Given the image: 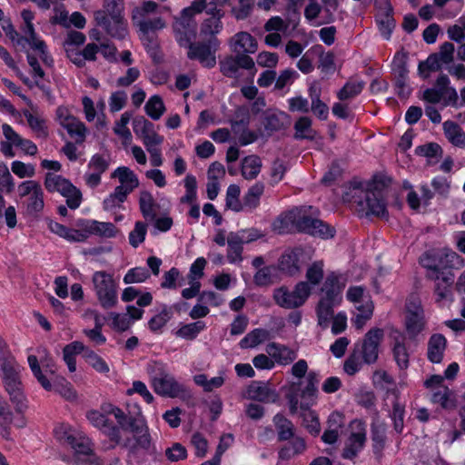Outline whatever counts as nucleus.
I'll list each match as a JSON object with an SVG mask.
<instances>
[{"mask_svg": "<svg viewBox=\"0 0 465 465\" xmlns=\"http://www.w3.org/2000/svg\"><path fill=\"white\" fill-rule=\"evenodd\" d=\"M111 157L109 154L103 155V154H94L88 163V167L90 169L94 170V172L99 173H104L110 165Z\"/></svg>", "mask_w": 465, "mask_h": 465, "instance_id": "62", "label": "nucleus"}, {"mask_svg": "<svg viewBox=\"0 0 465 465\" xmlns=\"http://www.w3.org/2000/svg\"><path fill=\"white\" fill-rule=\"evenodd\" d=\"M231 49L236 54H254L257 51L258 44L256 39L247 32H239L230 40Z\"/></svg>", "mask_w": 465, "mask_h": 465, "instance_id": "22", "label": "nucleus"}, {"mask_svg": "<svg viewBox=\"0 0 465 465\" xmlns=\"http://www.w3.org/2000/svg\"><path fill=\"white\" fill-rule=\"evenodd\" d=\"M150 277L149 271L144 267L130 269L124 277L125 284L139 283L145 282Z\"/></svg>", "mask_w": 465, "mask_h": 465, "instance_id": "58", "label": "nucleus"}, {"mask_svg": "<svg viewBox=\"0 0 465 465\" xmlns=\"http://www.w3.org/2000/svg\"><path fill=\"white\" fill-rule=\"evenodd\" d=\"M185 194L181 198L182 203H193L196 200L197 181L195 176L187 174L184 179Z\"/></svg>", "mask_w": 465, "mask_h": 465, "instance_id": "59", "label": "nucleus"}, {"mask_svg": "<svg viewBox=\"0 0 465 465\" xmlns=\"http://www.w3.org/2000/svg\"><path fill=\"white\" fill-rule=\"evenodd\" d=\"M339 304H332L331 301L320 299L317 307L316 313L318 318V324L326 329L329 326L330 321L333 317V308Z\"/></svg>", "mask_w": 465, "mask_h": 465, "instance_id": "38", "label": "nucleus"}, {"mask_svg": "<svg viewBox=\"0 0 465 465\" xmlns=\"http://www.w3.org/2000/svg\"><path fill=\"white\" fill-rule=\"evenodd\" d=\"M365 86V82L361 81H348L343 87L338 92L337 97L341 101L352 99L359 95Z\"/></svg>", "mask_w": 465, "mask_h": 465, "instance_id": "43", "label": "nucleus"}, {"mask_svg": "<svg viewBox=\"0 0 465 465\" xmlns=\"http://www.w3.org/2000/svg\"><path fill=\"white\" fill-rule=\"evenodd\" d=\"M263 192L264 184L262 182H257L252 186H251L243 196V208H248L251 211L256 209L260 204V198Z\"/></svg>", "mask_w": 465, "mask_h": 465, "instance_id": "39", "label": "nucleus"}, {"mask_svg": "<svg viewBox=\"0 0 465 465\" xmlns=\"http://www.w3.org/2000/svg\"><path fill=\"white\" fill-rule=\"evenodd\" d=\"M304 251L301 247L287 249L278 260V269L288 276H295L301 272Z\"/></svg>", "mask_w": 465, "mask_h": 465, "instance_id": "15", "label": "nucleus"}, {"mask_svg": "<svg viewBox=\"0 0 465 465\" xmlns=\"http://www.w3.org/2000/svg\"><path fill=\"white\" fill-rule=\"evenodd\" d=\"M303 411H305L302 414L303 426L312 436H318L321 431V424L316 412L312 411L311 407L308 410Z\"/></svg>", "mask_w": 465, "mask_h": 465, "instance_id": "50", "label": "nucleus"}, {"mask_svg": "<svg viewBox=\"0 0 465 465\" xmlns=\"http://www.w3.org/2000/svg\"><path fill=\"white\" fill-rule=\"evenodd\" d=\"M273 423L277 431V439L279 441L290 440L295 434V427L293 423L284 415L277 413L273 417Z\"/></svg>", "mask_w": 465, "mask_h": 465, "instance_id": "28", "label": "nucleus"}, {"mask_svg": "<svg viewBox=\"0 0 465 465\" xmlns=\"http://www.w3.org/2000/svg\"><path fill=\"white\" fill-rule=\"evenodd\" d=\"M262 161L257 155L246 156L242 163V175L247 180H252L261 172Z\"/></svg>", "mask_w": 465, "mask_h": 465, "instance_id": "42", "label": "nucleus"}, {"mask_svg": "<svg viewBox=\"0 0 465 465\" xmlns=\"http://www.w3.org/2000/svg\"><path fill=\"white\" fill-rule=\"evenodd\" d=\"M44 193L40 189L35 193L31 194L26 203V213L30 216L36 217L40 212L44 209Z\"/></svg>", "mask_w": 465, "mask_h": 465, "instance_id": "49", "label": "nucleus"}, {"mask_svg": "<svg viewBox=\"0 0 465 465\" xmlns=\"http://www.w3.org/2000/svg\"><path fill=\"white\" fill-rule=\"evenodd\" d=\"M361 358L359 351L353 349L343 364V370L348 375L352 376L360 371L362 364Z\"/></svg>", "mask_w": 465, "mask_h": 465, "instance_id": "64", "label": "nucleus"}, {"mask_svg": "<svg viewBox=\"0 0 465 465\" xmlns=\"http://www.w3.org/2000/svg\"><path fill=\"white\" fill-rule=\"evenodd\" d=\"M430 270L436 272L434 277H431L435 282V294L437 295V302L448 299L451 295V286L454 283V274L450 272H440L438 266H430Z\"/></svg>", "mask_w": 465, "mask_h": 465, "instance_id": "20", "label": "nucleus"}, {"mask_svg": "<svg viewBox=\"0 0 465 465\" xmlns=\"http://www.w3.org/2000/svg\"><path fill=\"white\" fill-rule=\"evenodd\" d=\"M147 232V224L143 222L138 221L134 224V230L129 233V243L134 248H137L142 242H144Z\"/></svg>", "mask_w": 465, "mask_h": 465, "instance_id": "57", "label": "nucleus"}, {"mask_svg": "<svg viewBox=\"0 0 465 465\" xmlns=\"http://www.w3.org/2000/svg\"><path fill=\"white\" fill-rule=\"evenodd\" d=\"M454 45L450 42H444L439 52L430 54L425 61L418 64V74L423 79H428L430 72H437L441 69L442 64H449L454 60Z\"/></svg>", "mask_w": 465, "mask_h": 465, "instance_id": "6", "label": "nucleus"}, {"mask_svg": "<svg viewBox=\"0 0 465 465\" xmlns=\"http://www.w3.org/2000/svg\"><path fill=\"white\" fill-rule=\"evenodd\" d=\"M308 284L317 285L323 279V262H314L306 272Z\"/></svg>", "mask_w": 465, "mask_h": 465, "instance_id": "60", "label": "nucleus"}, {"mask_svg": "<svg viewBox=\"0 0 465 465\" xmlns=\"http://www.w3.org/2000/svg\"><path fill=\"white\" fill-rule=\"evenodd\" d=\"M376 21L381 35L387 40L390 39L396 25L393 14H377Z\"/></svg>", "mask_w": 465, "mask_h": 465, "instance_id": "51", "label": "nucleus"}, {"mask_svg": "<svg viewBox=\"0 0 465 465\" xmlns=\"http://www.w3.org/2000/svg\"><path fill=\"white\" fill-rule=\"evenodd\" d=\"M174 29L180 35L178 38L180 45H183V43H189L191 38L195 35L196 22L191 9L184 8L182 11L181 17L175 22Z\"/></svg>", "mask_w": 465, "mask_h": 465, "instance_id": "18", "label": "nucleus"}, {"mask_svg": "<svg viewBox=\"0 0 465 465\" xmlns=\"http://www.w3.org/2000/svg\"><path fill=\"white\" fill-rule=\"evenodd\" d=\"M291 440L290 444L283 446L279 450L278 455L281 460H290L306 450V442L303 438L293 436Z\"/></svg>", "mask_w": 465, "mask_h": 465, "instance_id": "34", "label": "nucleus"}, {"mask_svg": "<svg viewBox=\"0 0 465 465\" xmlns=\"http://www.w3.org/2000/svg\"><path fill=\"white\" fill-rule=\"evenodd\" d=\"M408 58L407 52L400 51L394 55L391 64L395 93L402 99H407L411 94V88L407 83L409 74Z\"/></svg>", "mask_w": 465, "mask_h": 465, "instance_id": "9", "label": "nucleus"}, {"mask_svg": "<svg viewBox=\"0 0 465 465\" xmlns=\"http://www.w3.org/2000/svg\"><path fill=\"white\" fill-rule=\"evenodd\" d=\"M139 208L143 217L153 222L156 217L155 203L152 193L148 191H142L139 197Z\"/></svg>", "mask_w": 465, "mask_h": 465, "instance_id": "35", "label": "nucleus"}, {"mask_svg": "<svg viewBox=\"0 0 465 465\" xmlns=\"http://www.w3.org/2000/svg\"><path fill=\"white\" fill-rule=\"evenodd\" d=\"M358 205L361 211L365 212L367 216L388 217L384 196L379 195L375 192L364 191V200L359 201Z\"/></svg>", "mask_w": 465, "mask_h": 465, "instance_id": "17", "label": "nucleus"}, {"mask_svg": "<svg viewBox=\"0 0 465 465\" xmlns=\"http://www.w3.org/2000/svg\"><path fill=\"white\" fill-rule=\"evenodd\" d=\"M85 231L89 234H96L104 237H114L116 233V228L112 223H103L98 221H87Z\"/></svg>", "mask_w": 465, "mask_h": 465, "instance_id": "40", "label": "nucleus"}, {"mask_svg": "<svg viewBox=\"0 0 465 465\" xmlns=\"http://www.w3.org/2000/svg\"><path fill=\"white\" fill-rule=\"evenodd\" d=\"M84 359L86 362L91 365L96 371L101 373L109 372L110 369L105 361L100 357L97 353H95L93 350L86 348L84 346V351L83 353Z\"/></svg>", "mask_w": 465, "mask_h": 465, "instance_id": "47", "label": "nucleus"}, {"mask_svg": "<svg viewBox=\"0 0 465 465\" xmlns=\"http://www.w3.org/2000/svg\"><path fill=\"white\" fill-rule=\"evenodd\" d=\"M24 115L25 116L30 128L40 137L46 138L48 136L47 127L45 125V121L39 117L32 114L29 111H24Z\"/></svg>", "mask_w": 465, "mask_h": 465, "instance_id": "53", "label": "nucleus"}, {"mask_svg": "<svg viewBox=\"0 0 465 465\" xmlns=\"http://www.w3.org/2000/svg\"><path fill=\"white\" fill-rule=\"evenodd\" d=\"M443 130L446 137L453 145L465 147V133L458 124L446 121L443 124Z\"/></svg>", "mask_w": 465, "mask_h": 465, "instance_id": "33", "label": "nucleus"}, {"mask_svg": "<svg viewBox=\"0 0 465 465\" xmlns=\"http://www.w3.org/2000/svg\"><path fill=\"white\" fill-rule=\"evenodd\" d=\"M254 6V0H239V6L232 7L231 12L236 20H244L250 16Z\"/></svg>", "mask_w": 465, "mask_h": 465, "instance_id": "63", "label": "nucleus"}, {"mask_svg": "<svg viewBox=\"0 0 465 465\" xmlns=\"http://www.w3.org/2000/svg\"><path fill=\"white\" fill-rule=\"evenodd\" d=\"M84 343L78 341H73L64 347L63 358L68 367L69 371L74 372L76 371L75 355L84 353Z\"/></svg>", "mask_w": 465, "mask_h": 465, "instance_id": "32", "label": "nucleus"}, {"mask_svg": "<svg viewBox=\"0 0 465 465\" xmlns=\"http://www.w3.org/2000/svg\"><path fill=\"white\" fill-rule=\"evenodd\" d=\"M94 16L96 25L102 27L108 35L124 39L128 35L127 22L124 16H105L104 12H94Z\"/></svg>", "mask_w": 465, "mask_h": 465, "instance_id": "13", "label": "nucleus"}, {"mask_svg": "<svg viewBox=\"0 0 465 465\" xmlns=\"http://www.w3.org/2000/svg\"><path fill=\"white\" fill-rule=\"evenodd\" d=\"M144 110L153 120H159L165 112V106L161 96L155 94L150 97L144 105Z\"/></svg>", "mask_w": 465, "mask_h": 465, "instance_id": "46", "label": "nucleus"}, {"mask_svg": "<svg viewBox=\"0 0 465 465\" xmlns=\"http://www.w3.org/2000/svg\"><path fill=\"white\" fill-rule=\"evenodd\" d=\"M205 328L203 322L198 321L195 322L183 325L177 331L176 335L183 339L192 341Z\"/></svg>", "mask_w": 465, "mask_h": 465, "instance_id": "52", "label": "nucleus"}, {"mask_svg": "<svg viewBox=\"0 0 465 465\" xmlns=\"http://www.w3.org/2000/svg\"><path fill=\"white\" fill-rule=\"evenodd\" d=\"M296 230L299 232L307 233L314 237L322 239L332 238L335 234V229L325 223L323 221L312 218L310 215H301L292 221Z\"/></svg>", "mask_w": 465, "mask_h": 465, "instance_id": "12", "label": "nucleus"}, {"mask_svg": "<svg viewBox=\"0 0 465 465\" xmlns=\"http://www.w3.org/2000/svg\"><path fill=\"white\" fill-rule=\"evenodd\" d=\"M188 48L187 57L199 61L203 66L213 68L216 64L215 52L220 41L216 37H211L207 42L183 43Z\"/></svg>", "mask_w": 465, "mask_h": 465, "instance_id": "8", "label": "nucleus"}, {"mask_svg": "<svg viewBox=\"0 0 465 465\" xmlns=\"http://www.w3.org/2000/svg\"><path fill=\"white\" fill-rule=\"evenodd\" d=\"M74 185L69 180L61 175L47 173L45 179V186L50 193L58 192L61 194H66L68 190Z\"/></svg>", "mask_w": 465, "mask_h": 465, "instance_id": "30", "label": "nucleus"}, {"mask_svg": "<svg viewBox=\"0 0 465 465\" xmlns=\"http://www.w3.org/2000/svg\"><path fill=\"white\" fill-rule=\"evenodd\" d=\"M406 318L405 327L410 336H417L425 326L424 311L421 306L420 299L411 294L405 303Z\"/></svg>", "mask_w": 465, "mask_h": 465, "instance_id": "11", "label": "nucleus"}, {"mask_svg": "<svg viewBox=\"0 0 465 465\" xmlns=\"http://www.w3.org/2000/svg\"><path fill=\"white\" fill-rule=\"evenodd\" d=\"M294 130L296 140L307 139L312 141L317 135V132L312 128V120L307 116H302L295 122Z\"/></svg>", "mask_w": 465, "mask_h": 465, "instance_id": "36", "label": "nucleus"}, {"mask_svg": "<svg viewBox=\"0 0 465 465\" xmlns=\"http://www.w3.org/2000/svg\"><path fill=\"white\" fill-rule=\"evenodd\" d=\"M56 435L59 440L70 445L74 450L75 464H94L96 457L94 453L91 440L87 437L81 434L73 435L67 431L60 433L58 430H56Z\"/></svg>", "mask_w": 465, "mask_h": 465, "instance_id": "4", "label": "nucleus"}, {"mask_svg": "<svg viewBox=\"0 0 465 465\" xmlns=\"http://www.w3.org/2000/svg\"><path fill=\"white\" fill-rule=\"evenodd\" d=\"M391 178L384 175H374L372 180L367 183L366 192H375L379 195H383V190L391 184Z\"/></svg>", "mask_w": 465, "mask_h": 465, "instance_id": "61", "label": "nucleus"}, {"mask_svg": "<svg viewBox=\"0 0 465 465\" xmlns=\"http://www.w3.org/2000/svg\"><path fill=\"white\" fill-rule=\"evenodd\" d=\"M266 352L280 365H288L297 357L293 350L276 342L267 344Z\"/></svg>", "mask_w": 465, "mask_h": 465, "instance_id": "24", "label": "nucleus"}, {"mask_svg": "<svg viewBox=\"0 0 465 465\" xmlns=\"http://www.w3.org/2000/svg\"><path fill=\"white\" fill-rule=\"evenodd\" d=\"M240 187L237 184H231L226 192V207L233 210L234 212H241L243 210L242 203L239 201Z\"/></svg>", "mask_w": 465, "mask_h": 465, "instance_id": "55", "label": "nucleus"}, {"mask_svg": "<svg viewBox=\"0 0 465 465\" xmlns=\"http://www.w3.org/2000/svg\"><path fill=\"white\" fill-rule=\"evenodd\" d=\"M269 331L264 329H254L246 334L240 341L242 349L253 348L268 339Z\"/></svg>", "mask_w": 465, "mask_h": 465, "instance_id": "44", "label": "nucleus"}, {"mask_svg": "<svg viewBox=\"0 0 465 465\" xmlns=\"http://www.w3.org/2000/svg\"><path fill=\"white\" fill-rule=\"evenodd\" d=\"M14 422V413L0 404V434L5 440H10V425Z\"/></svg>", "mask_w": 465, "mask_h": 465, "instance_id": "54", "label": "nucleus"}, {"mask_svg": "<svg viewBox=\"0 0 465 465\" xmlns=\"http://www.w3.org/2000/svg\"><path fill=\"white\" fill-rule=\"evenodd\" d=\"M432 403L439 404L443 410L453 411L457 407L454 392L447 386H438L430 394Z\"/></svg>", "mask_w": 465, "mask_h": 465, "instance_id": "26", "label": "nucleus"}, {"mask_svg": "<svg viewBox=\"0 0 465 465\" xmlns=\"http://www.w3.org/2000/svg\"><path fill=\"white\" fill-rule=\"evenodd\" d=\"M344 285L340 283V277L335 272L327 275L321 289L322 300L331 301L332 304H340L342 300V289Z\"/></svg>", "mask_w": 465, "mask_h": 465, "instance_id": "21", "label": "nucleus"}, {"mask_svg": "<svg viewBox=\"0 0 465 465\" xmlns=\"http://www.w3.org/2000/svg\"><path fill=\"white\" fill-rule=\"evenodd\" d=\"M135 443L130 448L128 457L138 460L142 456V450L152 456H156L155 447L152 444V438L149 432L134 436Z\"/></svg>", "mask_w": 465, "mask_h": 465, "instance_id": "25", "label": "nucleus"}, {"mask_svg": "<svg viewBox=\"0 0 465 465\" xmlns=\"http://www.w3.org/2000/svg\"><path fill=\"white\" fill-rule=\"evenodd\" d=\"M111 178H118L124 186L131 187L133 190L139 186V180L136 174L128 167L121 166L111 173Z\"/></svg>", "mask_w": 465, "mask_h": 465, "instance_id": "41", "label": "nucleus"}, {"mask_svg": "<svg viewBox=\"0 0 465 465\" xmlns=\"http://www.w3.org/2000/svg\"><path fill=\"white\" fill-rule=\"evenodd\" d=\"M2 381L10 397V401L15 405L16 412H25L28 405L24 393V385L21 379L23 367L15 361H11L0 366Z\"/></svg>", "mask_w": 465, "mask_h": 465, "instance_id": "2", "label": "nucleus"}, {"mask_svg": "<svg viewBox=\"0 0 465 465\" xmlns=\"http://www.w3.org/2000/svg\"><path fill=\"white\" fill-rule=\"evenodd\" d=\"M228 252L227 259L230 262H241L242 260V244L244 243V237L241 236L239 232H230L227 238Z\"/></svg>", "mask_w": 465, "mask_h": 465, "instance_id": "29", "label": "nucleus"}, {"mask_svg": "<svg viewBox=\"0 0 465 465\" xmlns=\"http://www.w3.org/2000/svg\"><path fill=\"white\" fill-rule=\"evenodd\" d=\"M447 341L442 334L436 333L430 336L428 341V359L433 363H440L442 361L446 349Z\"/></svg>", "mask_w": 465, "mask_h": 465, "instance_id": "27", "label": "nucleus"}, {"mask_svg": "<svg viewBox=\"0 0 465 465\" xmlns=\"http://www.w3.org/2000/svg\"><path fill=\"white\" fill-rule=\"evenodd\" d=\"M384 331L381 328L369 330L361 343L354 345V350L359 351L362 362L368 365L374 364L379 358V347L383 340Z\"/></svg>", "mask_w": 465, "mask_h": 465, "instance_id": "10", "label": "nucleus"}, {"mask_svg": "<svg viewBox=\"0 0 465 465\" xmlns=\"http://www.w3.org/2000/svg\"><path fill=\"white\" fill-rule=\"evenodd\" d=\"M392 353L399 368L401 370H406L409 367V353L403 342V338L400 333L394 338Z\"/></svg>", "mask_w": 465, "mask_h": 465, "instance_id": "37", "label": "nucleus"}, {"mask_svg": "<svg viewBox=\"0 0 465 465\" xmlns=\"http://www.w3.org/2000/svg\"><path fill=\"white\" fill-rule=\"evenodd\" d=\"M92 281L101 306L104 309L114 307L117 303V292L113 276L99 271L94 273Z\"/></svg>", "mask_w": 465, "mask_h": 465, "instance_id": "5", "label": "nucleus"}, {"mask_svg": "<svg viewBox=\"0 0 465 465\" xmlns=\"http://www.w3.org/2000/svg\"><path fill=\"white\" fill-rule=\"evenodd\" d=\"M247 398L261 402H275L278 394L266 383L254 381L247 388Z\"/></svg>", "mask_w": 465, "mask_h": 465, "instance_id": "23", "label": "nucleus"}, {"mask_svg": "<svg viewBox=\"0 0 465 465\" xmlns=\"http://www.w3.org/2000/svg\"><path fill=\"white\" fill-rule=\"evenodd\" d=\"M351 424L356 425L357 431L351 433L348 439V443L342 451V457L350 460L357 456L366 440V431L363 424L358 420H353Z\"/></svg>", "mask_w": 465, "mask_h": 465, "instance_id": "19", "label": "nucleus"}, {"mask_svg": "<svg viewBox=\"0 0 465 465\" xmlns=\"http://www.w3.org/2000/svg\"><path fill=\"white\" fill-rule=\"evenodd\" d=\"M291 123V116L278 109H267L262 116V124L266 136L286 130Z\"/></svg>", "mask_w": 465, "mask_h": 465, "instance_id": "14", "label": "nucleus"}, {"mask_svg": "<svg viewBox=\"0 0 465 465\" xmlns=\"http://www.w3.org/2000/svg\"><path fill=\"white\" fill-rule=\"evenodd\" d=\"M292 374L305 381H292L283 387L291 414H296L298 409L308 410L315 404L318 397V373L314 371L308 372V363L305 360H299L292 369Z\"/></svg>", "mask_w": 465, "mask_h": 465, "instance_id": "1", "label": "nucleus"}, {"mask_svg": "<svg viewBox=\"0 0 465 465\" xmlns=\"http://www.w3.org/2000/svg\"><path fill=\"white\" fill-rule=\"evenodd\" d=\"M235 115L239 120H232L231 127L234 134H240L246 129L250 124V114L247 107L241 106L235 111Z\"/></svg>", "mask_w": 465, "mask_h": 465, "instance_id": "48", "label": "nucleus"}, {"mask_svg": "<svg viewBox=\"0 0 465 465\" xmlns=\"http://www.w3.org/2000/svg\"><path fill=\"white\" fill-rule=\"evenodd\" d=\"M159 366L158 375L153 378V387L158 395L169 398H189L190 392L183 384L179 383L170 373L165 372L161 364Z\"/></svg>", "mask_w": 465, "mask_h": 465, "instance_id": "7", "label": "nucleus"}, {"mask_svg": "<svg viewBox=\"0 0 465 465\" xmlns=\"http://www.w3.org/2000/svg\"><path fill=\"white\" fill-rule=\"evenodd\" d=\"M385 430L381 426L371 427V440L373 453L378 460L382 458V450L385 447Z\"/></svg>", "mask_w": 465, "mask_h": 465, "instance_id": "45", "label": "nucleus"}, {"mask_svg": "<svg viewBox=\"0 0 465 465\" xmlns=\"http://www.w3.org/2000/svg\"><path fill=\"white\" fill-rule=\"evenodd\" d=\"M254 66L253 59L245 54L229 55L220 61L221 73L230 78H237L240 68L251 70Z\"/></svg>", "mask_w": 465, "mask_h": 465, "instance_id": "16", "label": "nucleus"}, {"mask_svg": "<svg viewBox=\"0 0 465 465\" xmlns=\"http://www.w3.org/2000/svg\"><path fill=\"white\" fill-rule=\"evenodd\" d=\"M312 288L305 282H298L292 291L286 286L274 290L273 299L277 305L284 309H295L302 306L311 295Z\"/></svg>", "mask_w": 465, "mask_h": 465, "instance_id": "3", "label": "nucleus"}, {"mask_svg": "<svg viewBox=\"0 0 465 465\" xmlns=\"http://www.w3.org/2000/svg\"><path fill=\"white\" fill-rule=\"evenodd\" d=\"M62 125L66 129L70 136H76L75 142L82 143L85 139L86 128L84 123L74 116H66L62 121Z\"/></svg>", "mask_w": 465, "mask_h": 465, "instance_id": "31", "label": "nucleus"}, {"mask_svg": "<svg viewBox=\"0 0 465 465\" xmlns=\"http://www.w3.org/2000/svg\"><path fill=\"white\" fill-rule=\"evenodd\" d=\"M172 315V311L163 305L162 311L148 322L149 329L152 331L161 330L171 320Z\"/></svg>", "mask_w": 465, "mask_h": 465, "instance_id": "56", "label": "nucleus"}]
</instances>
